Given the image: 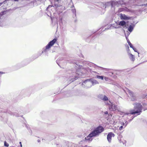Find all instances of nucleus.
<instances>
[{"label":"nucleus","mask_w":147,"mask_h":147,"mask_svg":"<svg viewBox=\"0 0 147 147\" xmlns=\"http://www.w3.org/2000/svg\"><path fill=\"white\" fill-rule=\"evenodd\" d=\"M119 113L124 119L126 120H128L129 121H131L134 117V115L135 114L133 112V110H131L126 113L122 112H119Z\"/></svg>","instance_id":"obj_1"},{"label":"nucleus","mask_w":147,"mask_h":147,"mask_svg":"<svg viewBox=\"0 0 147 147\" xmlns=\"http://www.w3.org/2000/svg\"><path fill=\"white\" fill-rule=\"evenodd\" d=\"M134 109L131 110H133V112L134 114L138 113V115H140V113L142 112V107L141 104L139 103H136L134 104Z\"/></svg>","instance_id":"obj_2"},{"label":"nucleus","mask_w":147,"mask_h":147,"mask_svg":"<svg viewBox=\"0 0 147 147\" xmlns=\"http://www.w3.org/2000/svg\"><path fill=\"white\" fill-rule=\"evenodd\" d=\"M104 130V128L102 126H99L96 128L92 131L95 136L98 135L99 134L102 132Z\"/></svg>","instance_id":"obj_3"},{"label":"nucleus","mask_w":147,"mask_h":147,"mask_svg":"<svg viewBox=\"0 0 147 147\" xmlns=\"http://www.w3.org/2000/svg\"><path fill=\"white\" fill-rule=\"evenodd\" d=\"M107 105H109V109L111 111H115L117 109V106L115 105L114 104L111 103L110 101H109V102L107 103Z\"/></svg>","instance_id":"obj_4"},{"label":"nucleus","mask_w":147,"mask_h":147,"mask_svg":"<svg viewBox=\"0 0 147 147\" xmlns=\"http://www.w3.org/2000/svg\"><path fill=\"white\" fill-rule=\"evenodd\" d=\"M127 93L130 96L131 100L132 101H135L137 99V98L135 95V94L131 91L127 90Z\"/></svg>","instance_id":"obj_5"},{"label":"nucleus","mask_w":147,"mask_h":147,"mask_svg":"<svg viewBox=\"0 0 147 147\" xmlns=\"http://www.w3.org/2000/svg\"><path fill=\"white\" fill-rule=\"evenodd\" d=\"M90 81H86L87 84H89V86H88V88H90L91 87L92 85L98 84L99 83L98 82L95 80L90 79Z\"/></svg>","instance_id":"obj_6"},{"label":"nucleus","mask_w":147,"mask_h":147,"mask_svg":"<svg viewBox=\"0 0 147 147\" xmlns=\"http://www.w3.org/2000/svg\"><path fill=\"white\" fill-rule=\"evenodd\" d=\"M94 136H95L92 131L85 138V140L87 142H90L92 140V137Z\"/></svg>","instance_id":"obj_7"},{"label":"nucleus","mask_w":147,"mask_h":147,"mask_svg":"<svg viewBox=\"0 0 147 147\" xmlns=\"http://www.w3.org/2000/svg\"><path fill=\"white\" fill-rule=\"evenodd\" d=\"M57 41L56 39H54L52 40L46 46V50L48 49L51 48L56 42Z\"/></svg>","instance_id":"obj_8"},{"label":"nucleus","mask_w":147,"mask_h":147,"mask_svg":"<svg viewBox=\"0 0 147 147\" xmlns=\"http://www.w3.org/2000/svg\"><path fill=\"white\" fill-rule=\"evenodd\" d=\"M64 145H66L68 147H77L78 145L76 144L69 142H65L63 143Z\"/></svg>","instance_id":"obj_9"},{"label":"nucleus","mask_w":147,"mask_h":147,"mask_svg":"<svg viewBox=\"0 0 147 147\" xmlns=\"http://www.w3.org/2000/svg\"><path fill=\"white\" fill-rule=\"evenodd\" d=\"M98 98L104 101H107V103H106V104H107V103L109 102V100H108V98L107 96L105 95L102 94L98 96Z\"/></svg>","instance_id":"obj_10"},{"label":"nucleus","mask_w":147,"mask_h":147,"mask_svg":"<svg viewBox=\"0 0 147 147\" xmlns=\"http://www.w3.org/2000/svg\"><path fill=\"white\" fill-rule=\"evenodd\" d=\"M114 134L112 132H110L108 134L107 136V139L109 142H111L112 138L114 137Z\"/></svg>","instance_id":"obj_11"},{"label":"nucleus","mask_w":147,"mask_h":147,"mask_svg":"<svg viewBox=\"0 0 147 147\" xmlns=\"http://www.w3.org/2000/svg\"><path fill=\"white\" fill-rule=\"evenodd\" d=\"M120 17L121 19L124 20H128L130 19V18L124 14H120Z\"/></svg>","instance_id":"obj_12"},{"label":"nucleus","mask_w":147,"mask_h":147,"mask_svg":"<svg viewBox=\"0 0 147 147\" xmlns=\"http://www.w3.org/2000/svg\"><path fill=\"white\" fill-rule=\"evenodd\" d=\"M47 10L48 11H49L50 12L51 14V12L50 11V10L53 11L55 10V7L54 6H53L52 5H49L47 8Z\"/></svg>","instance_id":"obj_13"},{"label":"nucleus","mask_w":147,"mask_h":147,"mask_svg":"<svg viewBox=\"0 0 147 147\" xmlns=\"http://www.w3.org/2000/svg\"><path fill=\"white\" fill-rule=\"evenodd\" d=\"M104 79L105 81L108 82L110 84L113 83L112 80L109 78L105 76Z\"/></svg>","instance_id":"obj_14"},{"label":"nucleus","mask_w":147,"mask_h":147,"mask_svg":"<svg viewBox=\"0 0 147 147\" xmlns=\"http://www.w3.org/2000/svg\"><path fill=\"white\" fill-rule=\"evenodd\" d=\"M129 57L131 60L132 61H134L135 60V57L134 55L131 53L129 54Z\"/></svg>","instance_id":"obj_15"},{"label":"nucleus","mask_w":147,"mask_h":147,"mask_svg":"<svg viewBox=\"0 0 147 147\" xmlns=\"http://www.w3.org/2000/svg\"><path fill=\"white\" fill-rule=\"evenodd\" d=\"M127 123L126 121H125V123H123V125H121L119 127L120 130H121L123 128H125L127 125Z\"/></svg>","instance_id":"obj_16"},{"label":"nucleus","mask_w":147,"mask_h":147,"mask_svg":"<svg viewBox=\"0 0 147 147\" xmlns=\"http://www.w3.org/2000/svg\"><path fill=\"white\" fill-rule=\"evenodd\" d=\"M86 82L87 81H90V80H85L82 83V86L83 87L84 86H83L84 85V86L86 85V88H88L87 87V86H89L90 85L89 84H87V82H86Z\"/></svg>","instance_id":"obj_17"},{"label":"nucleus","mask_w":147,"mask_h":147,"mask_svg":"<svg viewBox=\"0 0 147 147\" xmlns=\"http://www.w3.org/2000/svg\"><path fill=\"white\" fill-rule=\"evenodd\" d=\"M97 69H98L99 70H104L107 71H110V70H109V69H105L100 67H98Z\"/></svg>","instance_id":"obj_18"},{"label":"nucleus","mask_w":147,"mask_h":147,"mask_svg":"<svg viewBox=\"0 0 147 147\" xmlns=\"http://www.w3.org/2000/svg\"><path fill=\"white\" fill-rule=\"evenodd\" d=\"M133 28H134V27L133 26H132L131 25H130L128 28V30L130 32H131L132 31V30L133 29Z\"/></svg>","instance_id":"obj_19"},{"label":"nucleus","mask_w":147,"mask_h":147,"mask_svg":"<svg viewBox=\"0 0 147 147\" xmlns=\"http://www.w3.org/2000/svg\"><path fill=\"white\" fill-rule=\"evenodd\" d=\"M96 77L98 79H100L101 80H103L104 79L105 76H99L98 75H96Z\"/></svg>","instance_id":"obj_20"},{"label":"nucleus","mask_w":147,"mask_h":147,"mask_svg":"<svg viewBox=\"0 0 147 147\" xmlns=\"http://www.w3.org/2000/svg\"><path fill=\"white\" fill-rule=\"evenodd\" d=\"M126 24V22L124 21H121L119 23V25L121 26H123L125 25Z\"/></svg>","instance_id":"obj_21"},{"label":"nucleus","mask_w":147,"mask_h":147,"mask_svg":"<svg viewBox=\"0 0 147 147\" xmlns=\"http://www.w3.org/2000/svg\"><path fill=\"white\" fill-rule=\"evenodd\" d=\"M116 122V121L114 119H113L112 120H111L109 121L110 123L111 124H113Z\"/></svg>","instance_id":"obj_22"},{"label":"nucleus","mask_w":147,"mask_h":147,"mask_svg":"<svg viewBox=\"0 0 147 147\" xmlns=\"http://www.w3.org/2000/svg\"><path fill=\"white\" fill-rule=\"evenodd\" d=\"M4 146L6 147H8L9 145V144L6 142L5 141L4 142Z\"/></svg>","instance_id":"obj_23"},{"label":"nucleus","mask_w":147,"mask_h":147,"mask_svg":"<svg viewBox=\"0 0 147 147\" xmlns=\"http://www.w3.org/2000/svg\"><path fill=\"white\" fill-rule=\"evenodd\" d=\"M126 39L127 40V42H128L129 45H130V44H131V42H130L127 39V37L126 36Z\"/></svg>","instance_id":"obj_24"},{"label":"nucleus","mask_w":147,"mask_h":147,"mask_svg":"<svg viewBox=\"0 0 147 147\" xmlns=\"http://www.w3.org/2000/svg\"><path fill=\"white\" fill-rule=\"evenodd\" d=\"M133 50L134 51L136 52H137L138 53V54L139 55V53L137 51V50H136V48H135L134 47L133 49Z\"/></svg>","instance_id":"obj_25"},{"label":"nucleus","mask_w":147,"mask_h":147,"mask_svg":"<svg viewBox=\"0 0 147 147\" xmlns=\"http://www.w3.org/2000/svg\"><path fill=\"white\" fill-rule=\"evenodd\" d=\"M119 11H124V8L120 9H119Z\"/></svg>","instance_id":"obj_26"},{"label":"nucleus","mask_w":147,"mask_h":147,"mask_svg":"<svg viewBox=\"0 0 147 147\" xmlns=\"http://www.w3.org/2000/svg\"><path fill=\"white\" fill-rule=\"evenodd\" d=\"M129 46H130V47L132 48V49L134 47H133V46H132V45L131 44H130V45H129Z\"/></svg>","instance_id":"obj_27"},{"label":"nucleus","mask_w":147,"mask_h":147,"mask_svg":"<svg viewBox=\"0 0 147 147\" xmlns=\"http://www.w3.org/2000/svg\"><path fill=\"white\" fill-rule=\"evenodd\" d=\"M125 11H127V12H130V11H131L129 9H125Z\"/></svg>","instance_id":"obj_28"},{"label":"nucleus","mask_w":147,"mask_h":147,"mask_svg":"<svg viewBox=\"0 0 147 147\" xmlns=\"http://www.w3.org/2000/svg\"><path fill=\"white\" fill-rule=\"evenodd\" d=\"M109 73L110 74H109V76H111L113 74V73L111 72H109Z\"/></svg>","instance_id":"obj_29"},{"label":"nucleus","mask_w":147,"mask_h":147,"mask_svg":"<svg viewBox=\"0 0 147 147\" xmlns=\"http://www.w3.org/2000/svg\"><path fill=\"white\" fill-rule=\"evenodd\" d=\"M105 114H108V112L107 111H106L105 112Z\"/></svg>","instance_id":"obj_30"},{"label":"nucleus","mask_w":147,"mask_h":147,"mask_svg":"<svg viewBox=\"0 0 147 147\" xmlns=\"http://www.w3.org/2000/svg\"><path fill=\"white\" fill-rule=\"evenodd\" d=\"M114 27H115V28H117L119 27L118 26H114Z\"/></svg>","instance_id":"obj_31"},{"label":"nucleus","mask_w":147,"mask_h":147,"mask_svg":"<svg viewBox=\"0 0 147 147\" xmlns=\"http://www.w3.org/2000/svg\"><path fill=\"white\" fill-rule=\"evenodd\" d=\"M125 123V122L122 123L121 124V125H123V123Z\"/></svg>","instance_id":"obj_32"},{"label":"nucleus","mask_w":147,"mask_h":147,"mask_svg":"<svg viewBox=\"0 0 147 147\" xmlns=\"http://www.w3.org/2000/svg\"><path fill=\"white\" fill-rule=\"evenodd\" d=\"M127 49H129V46L128 45H127Z\"/></svg>","instance_id":"obj_33"},{"label":"nucleus","mask_w":147,"mask_h":147,"mask_svg":"<svg viewBox=\"0 0 147 147\" xmlns=\"http://www.w3.org/2000/svg\"><path fill=\"white\" fill-rule=\"evenodd\" d=\"M54 0L55 1H57V2L58 1H59V0Z\"/></svg>","instance_id":"obj_34"},{"label":"nucleus","mask_w":147,"mask_h":147,"mask_svg":"<svg viewBox=\"0 0 147 147\" xmlns=\"http://www.w3.org/2000/svg\"><path fill=\"white\" fill-rule=\"evenodd\" d=\"M55 7H58V6H57V5H55Z\"/></svg>","instance_id":"obj_35"},{"label":"nucleus","mask_w":147,"mask_h":147,"mask_svg":"<svg viewBox=\"0 0 147 147\" xmlns=\"http://www.w3.org/2000/svg\"><path fill=\"white\" fill-rule=\"evenodd\" d=\"M20 146L21 147H22V144H20Z\"/></svg>","instance_id":"obj_36"},{"label":"nucleus","mask_w":147,"mask_h":147,"mask_svg":"<svg viewBox=\"0 0 147 147\" xmlns=\"http://www.w3.org/2000/svg\"><path fill=\"white\" fill-rule=\"evenodd\" d=\"M20 144H22L21 142H20Z\"/></svg>","instance_id":"obj_37"},{"label":"nucleus","mask_w":147,"mask_h":147,"mask_svg":"<svg viewBox=\"0 0 147 147\" xmlns=\"http://www.w3.org/2000/svg\"><path fill=\"white\" fill-rule=\"evenodd\" d=\"M105 73H107V72L105 71H104Z\"/></svg>","instance_id":"obj_38"},{"label":"nucleus","mask_w":147,"mask_h":147,"mask_svg":"<svg viewBox=\"0 0 147 147\" xmlns=\"http://www.w3.org/2000/svg\"><path fill=\"white\" fill-rule=\"evenodd\" d=\"M75 13H76V11H75ZM75 14L76 15V13H75Z\"/></svg>","instance_id":"obj_39"},{"label":"nucleus","mask_w":147,"mask_h":147,"mask_svg":"<svg viewBox=\"0 0 147 147\" xmlns=\"http://www.w3.org/2000/svg\"><path fill=\"white\" fill-rule=\"evenodd\" d=\"M1 74V72H0V74Z\"/></svg>","instance_id":"obj_40"},{"label":"nucleus","mask_w":147,"mask_h":147,"mask_svg":"<svg viewBox=\"0 0 147 147\" xmlns=\"http://www.w3.org/2000/svg\"><path fill=\"white\" fill-rule=\"evenodd\" d=\"M147 98V96H146Z\"/></svg>","instance_id":"obj_41"}]
</instances>
